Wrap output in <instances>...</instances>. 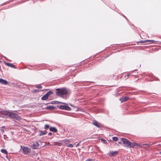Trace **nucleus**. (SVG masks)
Instances as JSON below:
<instances>
[{"label": "nucleus", "mask_w": 161, "mask_h": 161, "mask_svg": "<svg viewBox=\"0 0 161 161\" xmlns=\"http://www.w3.org/2000/svg\"><path fill=\"white\" fill-rule=\"evenodd\" d=\"M56 93L57 96H59L63 98H66L68 91L65 88H58L56 89Z\"/></svg>", "instance_id": "nucleus-1"}, {"label": "nucleus", "mask_w": 161, "mask_h": 161, "mask_svg": "<svg viewBox=\"0 0 161 161\" xmlns=\"http://www.w3.org/2000/svg\"><path fill=\"white\" fill-rule=\"evenodd\" d=\"M1 113L3 115L8 116L11 118L14 119L18 120L20 119V117L17 114L12 112L3 111H1Z\"/></svg>", "instance_id": "nucleus-2"}, {"label": "nucleus", "mask_w": 161, "mask_h": 161, "mask_svg": "<svg viewBox=\"0 0 161 161\" xmlns=\"http://www.w3.org/2000/svg\"><path fill=\"white\" fill-rule=\"evenodd\" d=\"M121 140L123 142L125 146L127 147L134 148L136 146H140V144L136 142H131L127 139L125 138H121Z\"/></svg>", "instance_id": "nucleus-3"}, {"label": "nucleus", "mask_w": 161, "mask_h": 161, "mask_svg": "<svg viewBox=\"0 0 161 161\" xmlns=\"http://www.w3.org/2000/svg\"><path fill=\"white\" fill-rule=\"evenodd\" d=\"M52 91H49L44 95L41 98L42 100H45L48 99L49 96L53 94Z\"/></svg>", "instance_id": "nucleus-4"}, {"label": "nucleus", "mask_w": 161, "mask_h": 161, "mask_svg": "<svg viewBox=\"0 0 161 161\" xmlns=\"http://www.w3.org/2000/svg\"><path fill=\"white\" fill-rule=\"evenodd\" d=\"M39 146V144L37 142L30 143V147L34 149L37 148Z\"/></svg>", "instance_id": "nucleus-5"}, {"label": "nucleus", "mask_w": 161, "mask_h": 161, "mask_svg": "<svg viewBox=\"0 0 161 161\" xmlns=\"http://www.w3.org/2000/svg\"><path fill=\"white\" fill-rule=\"evenodd\" d=\"M22 150L24 153L25 154H27L30 153L31 150L30 148L27 147H24L22 148Z\"/></svg>", "instance_id": "nucleus-6"}, {"label": "nucleus", "mask_w": 161, "mask_h": 161, "mask_svg": "<svg viewBox=\"0 0 161 161\" xmlns=\"http://www.w3.org/2000/svg\"><path fill=\"white\" fill-rule=\"evenodd\" d=\"M59 108L62 109H65L70 110L71 108L69 106L66 105H61L59 106Z\"/></svg>", "instance_id": "nucleus-7"}, {"label": "nucleus", "mask_w": 161, "mask_h": 161, "mask_svg": "<svg viewBox=\"0 0 161 161\" xmlns=\"http://www.w3.org/2000/svg\"><path fill=\"white\" fill-rule=\"evenodd\" d=\"M128 97L123 96L119 99V100L121 102H124L127 101L129 99Z\"/></svg>", "instance_id": "nucleus-8"}, {"label": "nucleus", "mask_w": 161, "mask_h": 161, "mask_svg": "<svg viewBox=\"0 0 161 161\" xmlns=\"http://www.w3.org/2000/svg\"><path fill=\"white\" fill-rule=\"evenodd\" d=\"M118 152L116 151L114 152H111L109 153V155L110 157H113L115 156L118 154Z\"/></svg>", "instance_id": "nucleus-9"}, {"label": "nucleus", "mask_w": 161, "mask_h": 161, "mask_svg": "<svg viewBox=\"0 0 161 161\" xmlns=\"http://www.w3.org/2000/svg\"><path fill=\"white\" fill-rule=\"evenodd\" d=\"M69 140H66L64 142L65 143L66 145V146L68 147H73V146L70 144L69 143Z\"/></svg>", "instance_id": "nucleus-10"}, {"label": "nucleus", "mask_w": 161, "mask_h": 161, "mask_svg": "<svg viewBox=\"0 0 161 161\" xmlns=\"http://www.w3.org/2000/svg\"><path fill=\"white\" fill-rule=\"evenodd\" d=\"M149 42H151L152 43L155 42V41L154 40H146L145 41H142L141 42H138L140 43H148Z\"/></svg>", "instance_id": "nucleus-11"}, {"label": "nucleus", "mask_w": 161, "mask_h": 161, "mask_svg": "<svg viewBox=\"0 0 161 161\" xmlns=\"http://www.w3.org/2000/svg\"><path fill=\"white\" fill-rule=\"evenodd\" d=\"M93 124L96 127L100 128V127L99 125L100 124L97 121H94L93 122Z\"/></svg>", "instance_id": "nucleus-12"}, {"label": "nucleus", "mask_w": 161, "mask_h": 161, "mask_svg": "<svg viewBox=\"0 0 161 161\" xmlns=\"http://www.w3.org/2000/svg\"><path fill=\"white\" fill-rule=\"evenodd\" d=\"M49 130L51 131L56 132L57 131V130L54 127H50L49 128Z\"/></svg>", "instance_id": "nucleus-13"}, {"label": "nucleus", "mask_w": 161, "mask_h": 161, "mask_svg": "<svg viewBox=\"0 0 161 161\" xmlns=\"http://www.w3.org/2000/svg\"><path fill=\"white\" fill-rule=\"evenodd\" d=\"M0 83L3 84L7 85L8 84V82L5 80H3L2 79H0Z\"/></svg>", "instance_id": "nucleus-14"}, {"label": "nucleus", "mask_w": 161, "mask_h": 161, "mask_svg": "<svg viewBox=\"0 0 161 161\" xmlns=\"http://www.w3.org/2000/svg\"><path fill=\"white\" fill-rule=\"evenodd\" d=\"M153 143H147V144H140V146H139L140 147H142V146H144V145H146V146H150L151 145H152L153 144Z\"/></svg>", "instance_id": "nucleus-15"}, {"label": "nucleus", "mask_w": 161, "mask_h": 161, "mask_svg": "<svg viewBox=\"0 0 161 161\" xmlns=\"http://www.w3.org/2000/svg\"><path fill=\"white\" fill-rule=\"evenodd\" d=\"M39 132L40 133V135L42 136V135H43L46 134L47 133V131H39Z\"/></svg>", "instance_id": "nucleus-16"}, {"label": "nucleus", "mask_w": 161, "mask_h": 161, "mask_svg": "<svg viewBox=\"0 0 161 161\" xmlns=\"http://www.w3.org/2000/svg\"><path fill=\"white\" fill-rule=\"evenodd\" d=\"M5 64L8 66L10 67H11L14 68V65L12 63H5Z\"/></svg>", "instance_id": "nucleus-17"}, {"label": "nucleus", "mask_w": 161, "mask_h": 161, "mask_svg": "<svg viewBox=\"0 0 161 161\" xmlns=\"http://www.w3.org/2000/svg\"><path fill=\"white\" fill-rule=\"evenodd\" d=\"M113 140L114 141H117L119 139L117 137H113L112 138Z\"/></svg>", "instance_id": "nucleus-18"}, {"label": "nucleus", "mask_w": 161, "mask_h": 161, "mask_svg": "<svg viewBox=\"0 0 161 161\" xmlns=\"http://www.w3.org/2000/svg\"><path fill=\"white\" fill-rule=\"evenodd\" d=\"M1 151L2 153H5L6 154H7L8 153H7V151L6 150L4 149H2L1 150Z\"/></svg>", "instance_id": "nucleus-19"}, {"label": "nucleus", "mask_w": 161, "mask_h": 161, "mask_svg": "<svg viewBox=\"0 0 161 161\" xmlns=\"http://www.w3.org/2000/svg\"><path fill=\"white\" fill-rule=\"evenodd\" d=\"M49 125H48L46 124L45 125L44 129L46 130H47L48 128H49Z\"/></svg>", "instance_id": "nucleus-20"}, {"label": "nucleus", "mask_w": 161, "mask_h": 161, "mask_svg": "<svg viewBox=\"0 0 161 161\" xmlns=\"http://www.w3.org/2000/svg\"><path fill=\"white\" fill-rule=\"evenodd\" d=\"M100 140L103 143L106 144L107 143V141L104 139H101Z\"/></svg>", "instance_id": "nucleus-21"}, {"label": "nucleus", "mask_w": 161, "mask_h": 161, "mask_svg": "<svg viewBox=\"0 0 161 161\" xmlns=\"http://www.w3.org/2000/svg\"><path fill=\"white\" fill-rule=\"evenodd\" d=\"M86 161H94V160L93 159H87Z\"/></svg>", "instance_id": "nucleus-22"}, {"label": "nucleus", "mask_w": 161, "mask_h": 161, "mask_svg": "<svg viewBox=\"0 0 161 161\" xmlns=\"http://www.w3.org/2000/svg\"><path fill=\"white\" fill-rule=\"evenodd\" d=\"M57 102H58V104H60V103H62V104H65V103H62V102H60L57 101Z\"/></svg>", "instance_id": "nucleus-23"}, {"label": "nucleus", "mask_w": 161, "mask_h": 161, "mask_svg": "<svg viewBox=\"0 0 161 161\" xmlns=\"http://www.w3.org/2000/svg\"><path fill=\"white\" fill-rule=\"evenodd\" d=\"M53 134L51 132H49V133H48V135H50V136H51Z\"/></svg>", "instance_id": "nucleus-24"}, {"label": "nucleus", "mask_w": 161, "mask_h": 161, "mask_svg": "<svg viewBox=\"0 0 161 161\" xmlns=\"http://www.w3.org/2000/svg\"><path fill=\"white\" fill-rule=\"evenodd\" d=\"M37 88H42V86H37Z\"/></svg>", "instance_id": "nucleus-25"}, {"label": "nucleus", "mask_w": 161, "mask_h": 161, "mask_svg": "<svg viewBox=\"0 0 161 161\" xmlns=\"http://www.w3.org/2000/svg\"><path fill=\"white\" fill-rule=\"evenodd\" d=\"M118 143H119V144H121V142H118Z\"/></svg>", "instance_id": "nucleus-26"}, {"label": "nucleus", "mask_w": 161, "mask_h": 161, "mask_svg": "<svg viewBox=\"0 0 161 161\" xmlns=\"http://www.w3.org/2000/svg\"><path fill=\"white\" fill-rule=\"evenodd\" d=\"M79 145V143H78V144H77L76 145V146H78Z\"/></svg>", "instance_id": "nucleus-27"}, {"label": "nucleus", "mask_w": 161, "mask_h": 161, "mask_svg": "<svg viewBox=\"0 0 161 161\" xmlns=\"http://www.w3.org/2000/svg\"><path fill=\"white\" fill-rule=\"evenodd\" d=\"M123 16L125 18V19H127V18L125 17L124 15H123Z\"/></svg>", "instance_id": "nucleus-28"}, {"label": "nucleus", "mask_w": 161, "mask_h": 161, "mask_svg": "<svg viewBox=\"0 0 161 161\" xmlns=\"http://www.w3.org/2000/svg\"><path fill=\"white\" fill-rule=\"evenodd\" d=\"M160 154L161 155V152H160Z\"/></svg>", "instance_id": "nucleus-29"}]
</instances>
